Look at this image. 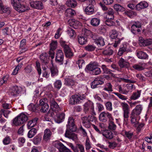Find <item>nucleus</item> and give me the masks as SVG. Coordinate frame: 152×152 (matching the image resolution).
I'll use <instances>...</instances> for the list:
<instances>
[{"mask_svg":"<svg viewBox=\"0 0 152 152\" xmlns=\"http://www.w3.org/2000/svg\"><path fill=\"white\" fill-rule=\"evenodd\" d=\"M22 65L23 64H21L20 65H18L17 66L15 69L14 70L12 73V74L14 75H16L18 73V70L21 68Z\"/></svg>","mask_w":152,"mask_h":152,"instance_id":"e2e57ef3","label":"nucleus"},{"mask_svg":"<svg viewBox=\"0 0 152 152\" xmlns=\"http://www.w3.org/2000/svg\"><path fill=\"white\" fill-rule=\"evenodd\" d=\"M26 39H23L20 42V49L21 51L23 50H25L23 51H22V52L26 50V49L25 48H23V47L26 45Z\"/></svg>","mask_w":152,"mask_h":152,"instance_id":"8fccbe9b","label":"nucleus"},{"mask_svg":"<svg viewBox=\"0 0 152 152\" xmlns=\"http://www.w3.org/2000/svg\"><path fill=\"white\" fill-rule=\"evenodd\" d=\"M114 94L116 95L119 99L122 100H126L128 99L126 96L123 95L118 93L114 92Z\"/></svg>","mask_w":152,"mask_h":152,"instance_id":"13d9d810","label":"nucleus"},{"mask_svg":"<svg viewBox=\"0 0 152 152\" xmlns=\"http://www.w3.org/2000/svg\"><path fill=\"white\" fill-rule=\"evenodd\" d=\"M64 55L62 50H57L56 52L55 61L60 65L63 64Z\"/></svg>","mask_w":152,"mask_h":152,"instance_id":"9d476101","label":"nucleus"},{"mask_svg":"<svg viewBox=\"0 0 152 152\" xmlns=\"http://www.w3.org/2000/svg\"><path fill=\"white\" fill-rule=\"evenodd\" d=\"M124 134L126 137L129 140H132V138L133 136V132L131 131H125L124 132Z\"/></svg>","mask_w":152,"mask_h":152,"instance_id":"49530a36","label":"nucleus"},{"mask_svg":"<svg viewBox=\"0 0 152 152\" xmlns=\"http://www.w3.org/2000/svg\"><path fill=\"white\" fill-rule=\"evenodd\" d=\"M28 119V117L23 113H21L14 118L13 124L16 125H19L23 124Z\"/></svg>","mask_w":152,"mask_h":152,"instance_id":"20e7f679","label":"nucleus"},{"mask_svg":"<svg viewBox=\"0 0 152 152\" xmlns=\"http://www.w3.org/2000/svg\"><path fill=\"white\" fill-rule=\"evenodd\" d=\"M103 90L108 91L112 92L113 91L112 86L110 83H107Z\"/></svg>","mask_w":152,"mask_h":152,"instance_id":"09e8293b","label":"nucleus"},{"mask_svg":"<svg viewBox=\"0 0 152 152\" xmlns=\"http://www.w3.org/2000/svg\"><path fill=\"white\" fill-rule=\"evenodd\" d=\"M38 118H35L29 121L27 124V126L28 129H31L32 127H34L37 124V122Z\"/></svg>","mask_w":152,"mask_h":152,"instance_id":"cd10ccee","label":"nucleus"},{"mask_svg":"<svg viewBox=\"0 0 152 152\" xmlns=\"http://www.w3.org/2000/svg\"><path fill=\"white\" fill-rule=\"evenodd\" d=\"M40 59L42 64L47 65L49 61V56L46 53H42L40 56Z\"/></svg>","mask_w":152,"mask_h":152,"instance_id":"2eb2a0df","label":"nucleus"},{"mask_svg":"<svg viewBox=\"0 0 152 152\" xmlns=\"http://www.w3.org/2000/svg\"><path fill=\"white\" fill-rule=\"evenodd\" d=\"M137 56L138 58L141 59H146L148 57V56L145 53L140 51L137 53Z\"/></svg>","mask_w":152,"mask_h":152,"instance_id":"58836bf2","label":"nucleus"},{"mask_svg":"<svg viewBox=\"0 0 152 152\" xmlns=\"http://www.w3.org/2000/svg\"><path fill=\"white\" fill-rule=\"evenodd\" d=\"M30 4L32 7L38 10H42L44 8L43 4L40 1H31Z\"/></svg>","mask_w":152,"mask_h":152,"instance_id":"4468645a","label":"nucleus"},{"mask_svg":"<svg viewBox=\"0 0 152 152\" xmlns=\"http://www.w3.org/2000/svg\"><path fill=\"white\" fill-rule=\"evenodd\" d=\"M123 39V38H121L119 37L115 39V43L113 45V46L115 48L120 43L121 40H122Z\"/></svg>","mask_w":152,"mask_h":152,"instance_id":"69168bd1","label":"nucleus"},{"mask_svg":"<svg viewBox=\"0 0 152 152\" xmlns=\"http://www.w3.org/2000/svg\"><path fill=\"white\" fill-rule=\"evenodd\" d=\"M76 64L78 65L79 68H81L84 65L85 61L83 59H80L76 62Z\"/></svg>","mask_w":152,"mask_h":152,"instance_id":"774afa93","label":"nucleus"},{"mask_svg":"<svg viewBox=\"0 0 152 152\" xmlns=\"http://www.w3.org/2000/svg\"><path fill=\"white\" fill-rule=\"evenodd\" d=\"M86 33H87L89 34L90 37L93 39V40L96 41V42L98 40L100 37H99L98 35L96 33L93 34V33L90 31L86 30L85 31Z\"/></svg>","mask_w":152,"mask_h":152,"instance_id":"c756f323","label":"nucleus"},{"mask_svg":"<svg viewBox=\"0 0 152 152\" xmlns=\"http://www.w3.org/2000/svg\"><path fill=\"white\" fill-rule=\"evenodd\" d=\"M50 105L52 112H51L50 115L52 117H54L55 115V113H57L60 111L61 109L59 105L53 98H51L50 100Z\"/></svg>","mask_w":152,"mask_h":152,"instance_id":"39448f33","label":"nucleus"},{"mask_svg":"<svg viewBox=\"0 0 152 152\" xmlns=\"http://www.w3.org/2000/svg\"><path fill=\"white\" fill-rule=\"evenodd\" d=\"M131 31L135 35L137 34L141 31V27H138L134 25H132L131 26Z\"/></svg>","mask_w":152,"mask_h":152,"instance_id":"79ce46f5","label":"nucleus"},{"mask_svg":"<svg viewBox=\"0 0 152 152\" xmlns=\"http://www.w3.org/2000/svg\"><path fill=\"white\" fill-rule=\"evenodd\" d=\"M86 96L85 95L82 96L79 94H75L72 95L70 98L69 103L71 105H75L76 104H80L82 101L85 99Z\"/></svg>","mask_w":152,"mask_h":152,"instance_id":"7ed1b4c3","label":"nucleus"},{"mask_svg":"<svg viewBox=\"0 0 152 152\" xmlns=\"http://www.w3.org/2000/svg\"><path fill=\"white\" fill-rule=\"evenodd\" d=\"M78 40L79 43L81 45H84L87 42L86 37L82 35L78 36Z\"/></svg>","mask_w":152,"mask_h":152,"instance_id":"2f4dec72","label":"nucleus"},{"mask_svg":"<svg viewBox=\"0 0 152 152\" xmlns=\"http://www.w3.org/2000/svg\"><path fill=\"white\" fill-rule=\"evenodd\" d=\"M57 43L56 41H53L50 44V49L55 50L57 47Z\"/></svg>","mask_w":152,"mask_h":152,"instance_id":"4d7b16f0","label":"nucleus"},{"mask_svg":"<svg viewBox=\"0 0 152 152\" xmlns=\"http://www.w3.org/2000/svg\"><path fill=\"white\" fill-rule=\"evenodd\" d=\"M67 33L71 37H73L76 36V33L74 30L72 28H69L67 31Z\"/></svg>","mask_w":152,"mask_h":152,"instance_id":"603ef678","label":"nucleus"},{"mask_svg":"<svg viewBox=\"0 0 152 152\" xmlns=\"http://www.w3.org/2000/svg\"><path fill=\"white\" fill-rule=\"evenodd\" d=\"M146 65V63L143 62H140L134 64L132 65V67L137 71H141L145 69Z\"/></svg>","mask_w":152,"mask_h":152,"instance_id":"dca6fc26","label":"nucleus"},{"mask_svg":"<svg viewBox=\"0 0 152 152\" xmlns=\"http://www.w3.org/2000/svg\"><path fill=\"white\" fill-rule=\"evenodd\" d=\"M96 47L94 45H88L85 47V49L87 51H92L94 50Z\"/></svg>","mask_w":152,"mask_h":152,"instance_id":"5fc2aeb1","label":"nucleus"},{"mask_svg":"<svg viewBox=\"0 0 152 152\" xmlns=\"http://www.w3.org/2000/svg\"><path fill=\"white\" fill-rule=\"evenodd\" d=\"M66 4L69 7L74 8L77 6V3L76 0H67Z\"/></svg>","mask_w":152,"mask_h":152,"instance_id":"72a5a7b5","label":"nucleus"},{"mask_svg":"<svg viewBox=\"0 0 152 152\" xmlns=\"http://www.w3.org/2000/svg\"><path fill=\"white\" fill-rule=\"evenodd\" d=\"M50 70L52 76H54L58 75V71L57 68L52 66L50 68Z\"/></svg>","mask_w":152,"mask_h":152,"instance_id":"de8ad7c7","label":"nucleus"},{"mask_svg":"<svg viewBox=\"0 0 152 152\" xmlns=\"http://www.w3.org/2000/svg\"><path fill=\"white\" fill-rule=\"evenodd\" d=\"M142 109V105L139 104L137 105L132 111L131 115H133L137 117L141 113Z\"/></svg>","mask_w":152,"mask_h":152,"instance_id":"f3484780","label":"nucleus"},{"mask_svg":"<svg viewBox=\"0 0 152 152\" xmlns=\"http://www.w3.org/2000/svg\"><path fill=\"white\" fill-rule=\"evenodd\" d=\"M56 117L55 118V121L58 123H60L64 120L65 117V114L62 113L60 114L55 113Z\"/></svg>","mask_w":152,"mask_h":152,"instance_id":"aec40b11","label":"nucleus"},{"mask_svg":"<svg viewBox=\"0 0 152 152\" xmlns=\"http://www.w3.org/2000/svg\"><path fill=\"white\" fill-rule=\"evenodd\" d=\"M121 105L123 111V116L124 121L126 122L129 117V114L130 113V108L129 105L124 102H121Z\"/></svg>","mask_w":152,"mask_h":152,"instance_id":"423d86ee","label":"nucleus"},{"mask_svg":"<svg viewBox=\"0 0 152 152\" xmlns=\"http://www.w3.org/2000/svg\"><path fill=\"white\" fill-rule=\"evenodd\" d=\"M101 134L104 137L108 139H111L113 137V134L110 130L107 129L102 130Z\"/></svg>","mask_w":152,"mask_h":152,"instance_id":"6ab92c4d","label":"nucleus"},{"mask_svg":"<svg viewBox=\"0 0 152 152\" xmlns=\"http://www.w3.org/2000/svg\"><path fill=\"white\" fill-rule=\"evenodd\" d=\"M148 5V4L146 1H141L137 5L136 9L137 10H140L141 9L147 8Z\"/></svg>","mask_w":152,"mask_h":152,"instance_id":"5701e85b","label":"nucleus"},{"mask_svg":"<svg viewBox=\"0 0 152 152\" xmlns=\"http://www.w3.org/2000/svg\"><path fill=\"white\" fill-rule=\"evenodd\" d=\"M114 11L111 8H109L107 11L105 12V14H107V15L106 17L107 16H110L111 19H114Z\"/></svg>","mask_w":152,"mask_h":152,"instance_id":"c9c22d12","label":"nucleus"},{"mask_svg":"<svg viewBox=\"0 0 152 152\" xmlns=\"http://www.w3.org/2000/svg\"><path fill=\"white\" fill-rule=\"evenodd\" d=\"M106 109L109 111H112L113 110L112 104L110 102H107L105 104Z\"/></svg>","mask_w":152,"mask_h":152,"instance_id":"6e6d98bb","label":"nucleus"},{"mask_svg":"<svg viewBox=\"0 0 152 152\" xmlns=\"http://www.w3.org/2000/svg\"><path fill=\"white\" fill-rule=\"evenodd\" d=\"M47 99L46 98L39 100V107L41 112L45 113L48 110L49 106L47 103Z\"/></svg>","mask_w":152,"mask_h":152,"instance_id":"6e6552de","label":"nucleus"},{"mask_svg":"<svg viewBox=\"0 0 152 152\" xmlns=\"http://www.w3.org/2000/svg\"><path fill=\"white\" fill-rule=\"evenodd\" d=\"M22 91V88L20 86H15L11 87L10 90L11 96H16L20 94Z\"/></svg>","mask_w":152,"mask_h":152,"instance_id":"ddd939ff","label":"nucleus"},{"mask_svg":"<svg viewBox=\"0 0 152 152\" xmlns=\"http://www.w3.org/2000/svg\"><path fill=\"white\" fill-rule=\"evenodd\" d=\"M76 13L73 9L71 8L67 9L65 12V15L67 17H72L75 15Z\"/></svg>","mask_w":152,"mask_h":152,"instance_id":"c85d7f7f","label":"nucleus"},{"mask_svg":"<svg viewBox=\"0 0 152 152\" xmlns=\"http://www.w3.org/2000/svg\"><path fill=\"white\" fill-rule=\"evenodd\" d=\"M66 126L67 129L65 134V136L74 140H77V135L73 132L76 130V127L75 124V119L73 117H69Z\"/></svg>","mask_w":152,"mask_h":152,"instance_id":"f257e3e1","label":"nucleus"},{"mask_svg":"<svg viewBox=\"0 0 152 152\" xmlns=\"http://www.w3.org/2000/svg\"><path fill=\"white\" fill-rule=\"evenodd\" d=\"M104 79L102 76H99L95 78L91 83V88L94 89L99 87L100 85L104 84Z\"/></svg>","mask_w":152,"mask_h":152,"instance_id":"1a4fd4ad","label":"nucleus"},{"mask_svg":"<svg viewBox=\"0 0 152 152\" xmlns=\"http://www.w3.org/2000/svg\"><path fill=\"white\" fill-rule=\"evenodd\" d=\"M106 18L107 19L105 21V23L106 25L110 26L115 25V22L112 20L113 19L110 18V17L108 16L106 17Z\"/></svg>","mask_w":152,"mask_h":152,"instance_id":"e433bc0d","label":"nucleus"},{"mask_svg":"<svg viewBox=\"0 0 152 152\" xmlns=\"http://www.w3.org/2000/svg\"><path fill=\"white\" fill-rule=\"evenodd\" d=\"M20 0H11V3L14 8L19 12H23L28 10V7L21 3Z\"/></svg>","mask_w":152,"mask_h":152,"instance_id":"f03ea898","label":"nucleus"},{"mask_svg":"<svg viewBox=\"0 0 152 152\" xmlns=\"http://www.w3.org/2000/svg\"><path fill=\"white\" fill-rule=\"evenodd\" d=\"M85 146L86 150H89L91 147L90 144V141L88 137L86 138Z\"/></svg>","mask_w":152,"mask_h":152,"instance_id":"052dcab7","label":"nucleus"},{"mask_svg":"<svg viewBox=\"0 0 152 152\" xmlns=\"http://www.w3.org/2000/svg\"><path fill=\"white\" fill-rule=\"evenodd\" d=\"M113 53V50L110 47L106 48L102 51V53L104 55L108 56L112 55Z\"/></svg>","mask_w":152,"mask_h":152,"instance_id":"f704fd0d","label":"nucleus"},{"mask_svg":"<svg viewBox=\"0 0 152 152\" xmlns=\"http://www.w3.org/2000/svg\"><path fill=\"white\" fill-rule=\"evenodd\" d=\"M101 67L104 73L107 74H108L109 73H110V71L111 70L107 68L105 65H102Z\"/></svg>","mask_w":152,"mask_h":152,"instance_id":"338daca9","label":"nucleus"},{"mask_svg":"<svg viewBox=\"0 0 152 152\" xmlns=\"http://www.w3.org/2000/svg\"><path fill=\"white\" fill-rule=\"evenodd\" d=\"M42 137L41 135L39 134L36 136L32 140V141L35 145H37L39 144L41 142Z\"/></svg>","mask_w":152,"mask_h":152,"instance_id":"bb28decb","label":"nucleus"},{"mask_svg":"<svg viewBox=\"0 0 152 152\" xmlns=\"http://www.w3.org/2000/svg\"><path fill=\"white\" fill-rule=\"evenodd\" d=\"M83 110L86 113L91 112L94 115L96 114L94 111V103L90 101L87 102L83 105Z\"/></svg>","mask_w":152,"mask_h":152,"instance_id":"0eeeda50","label":"nucleus"},{"mask_svg":"<svg viewBox=\"0 0 152 152\" xmlns=\"http://www.w3.org/2000/svg\"><path fill=\"white\" fill-rule=\"evenodd\" d=\"M124 14L129 18H131L133 17V15H136V13L133 11L129 10L125 11L124 12Z\"/></svg>","mask_w":152,"mask_h":152,"instance_id":"37998d69","label":"nucleus"},{"mask_svg":"<svg viewBox=\"0 0 152 152\" xmlns=\"http://www.w3.org/2000/svg\"><path fill=\"white\" fill-rule=\"evenodd\" d=\"M96 43L98 46H103L105 44L104 39L101 37L96 42Z\"/></svg>","mask_w":152,"mask_h":152,"instance_id":"864d4df0","label":"nucleus"},{"mask_svg":"<svg viewBox=\"0 0 152 152\" xmlns=\"http://www.w3.org/2000/svg\"><path fill=\"white\" fill-rule=\"evenodd\" d=\"M114 9L117 11H124L125 10V8L121 5L115 4L113 6Z\"/></svg>","mask_w":152,"mask_h":152,"instance_id":"a18cd8bd","label":"nucleus"},{"mask_svg":"<svg viewBox=\"0 0 152 152\" xmlns=\"http://www.w3.org/2000/svg\"><path fill=\"white\" fill-rule=\"evenodd\" d=\"M100 20L97 18H92L91 21V24L94 26H97L99 24Z\"/></svg>","mask_w":152,"mask_h":152,"instance_id":"a19ab883","label":"nucleus"},{"mask_svg":"<svg viewBox=\"0 0 152 152\" xmlns=\"http://www.w3.org/2000/svg\"><path fill=\"white\" fill-rule=\"evenodd\" d=\"M54 145L55 147L58 148L61 152H72L69 149L66 148L61 142L59 141H56Z\"/></svg>","mask_w":152,"mask_h":152,"instance_id":"f8f14e48","label":"nucleus"},{"mask_svg":"<svg viewBox=\"0 0 152 152\" xmlns=\"http://www.w3.org/2000/svg\"><path fill=\"white\" fill-rule=\"evenodd\" d=\"M112 117L111 114L108 112L105 111L101 113L99 116V120L103 122H106L108 118L109 120H112Z\"/></svg>","mask_w":152,"mask_h":152,"instance_id":"9b49d317","label":"nucleus"},{"mask_svg":"<svg viewBox=\"0 0 152 152\" xmlns=\"http://www.w3.org/2000/svg\"><path fill=\"white\" fill-rule=\"evenodd\" d=\"M118 64L120 67L121 68L129 67V63L123 58H121L119 60Z\"/></svg>","mask_w":152,"mask_h":152,"instance_id":"b1692460","label":"nucleus"},{"mask_svg":"<svg viewBox=\"0 0 152 152\" xmlns=\"http://www.w3.org/2000/svg\"><path fill=\"white\" fill-rule=\"evenodd\" d=\"M64 51L66 57L70 58L73 56V53L69 46H66L64 50Z\"/></svg>","mask_w":152,"mask_h":152,"instance_id":"4be33fe9","label":"nucleus"},{"mask_svg":"<svg viewBox=\"0 0 152 152\" xmlns=\"http://www.w3.org/2000/svg\"><path fill=\"white\" fill-rule=\"evenodd\" d=\"M131 51V50L128 49L127 46L126 45H123L119 49L118 54L119 56H122L123 53L125 52L128 53Z\"/></svg>","mask_w":152,"mask_h":152,"instance_id":"393cba45","label":"nucleus"},{"mask_svg":"<svg viewBox=\"0 0 152 152\" xmlns=\"http://www.w3.org/2000/svg\"><path fill=\"white\" fill-rule=\"evenodd\" d=\"M65 84L67 86H74L75 82L72 79L69 78H66L65 79Z\"/></svg>","mask_w":152,"mask_h":152,"instance_id":"c03bdc74","label":"nucleus"},{"mask_svg":"<svg viewBox=\"0 0 152 152\" xmlns=\"http://www.w3.org/2000/svg\"><path fill=\"white\" fill-rule=\"evenodd\" d=\"M96 66V65L93 64H90L86 66V68L88 70L91 71L92 72Z\"/></svg>","mask_w":152,"mask_h":152,"instance_id":"bf43d9fd","label":"nucleus"},{"mask_svg":"<svg viewBox=\"0 0 152 152\" xmlns=\"http://www.w3.org/2000/svg\"><path fill=\"white\" fill-rule=\"evenodd\" d=\"M111 119L109 120L108 129L110 130L113 131L116 129V126L113 121L114 119L113 117Z\"/></svg>","mask_w":152,"mask_h":152,"instance_id":"a878e982","label":"nucleus"},{"mask_svg":"<svg viewBox=\"0 0 152 152\" xmlns=\"http://www.w3.org/2000/svg\"><path fill=\"white\" fill-rule=\"evenodd\" d=\"M82 123L83 126L88 128L90 127L91 124H90L88 117H84L82 118Z\"/></svg>","mask_w":152,"mask_h":152,"instance_id":"7c9ffc66","label":"nucleus"},{"mask_svg":"<svg viewBox=\"0 0 152 152\" xmlns=\"http://www.w3.org/2000/svg\"><path fill=\"white\" fill-rule=\"evenodd\" d=\"M52 133L50 130L48 129H45L44 132L43 140L45 142H48L50 140Z\"/></svg>","mask_w":152,"mask_h":152,"instance_id":"a211bd4d","label":"nucleus"},{"mask_svg":"<svg viewBox=\"0 0 152 152\" xmlns=\"http://www.w3.org/2000/svg\"><path fill=\"white\" fill-rule=\"evenodd\" d=\"M36 64L37 69L38 72V74L39 75H40L41 74V69L40 67V64L38 61H36Z\"/></svg>","mask_w":152,"mask_h":152,"instance_id":"680f3d73","label":"nucleus"},{"mask_svg":"<svg viewBox=\"0 0 152 152\" xmlns=\"http://www.w3.org/2000/svg\"><path fill=\"white\" fill-rule=\"evenodd\" d=\"M54 87L58 89H59L61 86V83L60 80L56 81L54 83Z\"/></svg>","mask_w":152,"mask_h":152,"instance_id":"0e129e2a","label":"nucleus"},{"mask_svg":"<svg viewBox=\"0 0 152 152\" xmlns=\"http://www.w3.org/2000/svg\"><path fill=\"white\" fill-rule=\"evenodd\" d=\"M141 94V91H137L136 92H134L130 97V99L136 100L139 97Z\"/></svg>","mask_w":152,"mask_h":152,"instance_id":"ea45409f","label":"nucleus"},{"mask_svg":"<svg viewBox=\"0 0 152 152\" xmlns=\"http://www.w3.org/2000/svg\"><path fill=\"white\" fill-rule=\"evenodd\" d=\"M118 32L115 29H113L110 32V37L111 39H114L118 38Z\"/></svg>","mask_w":152,"mask_h":152,"instance_id":"4c0bfd02","label":"nucleus"},{"mask_svg":"<svg viewBox=\"0 0 152 152\" xmlns=\"http://www.w3.org/2000/svg\"><path fill=\"white\" fill-rule=\"evenodd\" d=\"M84 11L86 14L91 15L94 12V5L92 4H89L84 10Z\"/></svg>","mask_w":152,"mask_h":152,"instance_id":"412c9836","label":"nucleus"},{"mask_svg":"<svg viewBox=\"0 0 152 152\" xmlns=\"http://www.w3.org/2000/svg\"><path fill=\"white\" fill-rule=\"evenodd\" d=\"M101 72V70L100 68L96 66L92 72L93 75H97L99 74Z\"/></svg>","mask_w":152,"mask_h":152,"instance_id":"3c124183","label":"nucleus"},{"mask_svg":"<svg viewBox=\"0 0 152 152\" xmlns=\"http://www.w3.org/2000/svg\"><path fill=\"white\" fill-rule=\"evenodd\" d=\"M37 132V130L35 128L31 129L28 132L27 136L28 138H32L36 135Z\"/></svg>","mask_w":152,"mask_h":152,"instance_id":"473e14b6","label":"nucleus"}]
</instances>
